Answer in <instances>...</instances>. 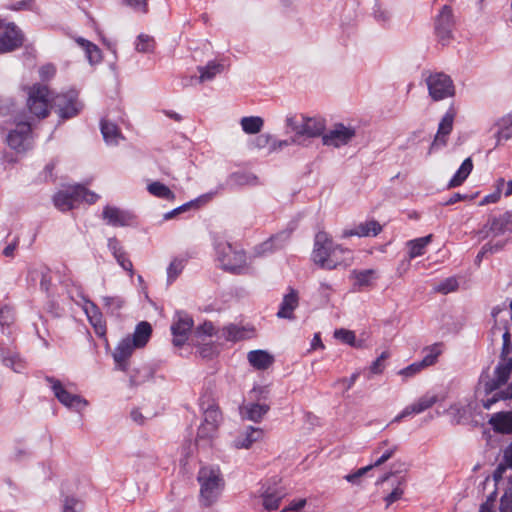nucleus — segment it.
<instances>
[{
	"instance_id": "nucleus-15",
	"label": "nucleus",
	"mask_w": 512,
	"mask_h": 512,
	"mask_svg": "<svg viewBox=\"0 0 512 512\" xmlns=\"http://www.w3.org/2000/svg\"><path fill=\"white\" fill-rule=\"evenodd\" d=\"M453 25L452 9L449 6H443L435 22L437 37L443 44L451 39Z\"/></svg>"
},
{
	"instance_id": "nucleus-30",
	"label": "nucleus",
	"mask_w": 512,
	"mask_h": 512,
	"mask_svg": "<svg viewBox=\"0 0 512 512\" xmlns=\"http://www.w3.org/2000/svg\"><path fill=\"white\" fill-rule=\"evenodd\" d=\"M100 128L107 145L116 146L123 140V135L115 123L104 119L101 121Z\"/></svg>"
},
{
	"instance_id": "nucleus-48",
	"label": "nucleus",
	"mask_w": 512,
	"mask_h": 512,
	"mask_svg": "<svg viewBox=\"0 0 512 512\" xmlns=\"http://www.w3.org/2000/svg\"><path fill=\"white\" fill-rule=\"evenodd\" d=\"M155 46L154 38L148 34L141 33L135 40V50L139 53H152Z\"/></svg>"
},
{
	"instance_id": "nucleus-53",
	"label": "nucleus",
	"mask_w": 512,
	"mask_h": 512,
	"mask_svg": "<svg viewBox=\"0 0 512 512\" xmlns=\"http://www.w3.org/2000/svg\"><path fill=\"white\" fill-rule=\"evenodd\" d=\"M84 510V503L73 497V496H66L63 501V507L62 512H83Z\"/></svg>"
},
{
	"instance_id": "nucleus-56",
	"label": "nucleus",
	"mask_w": 512,
	"mask_h": 512,
	"mask_svg": "<svg viewBox=\"0 0 512 512\" xmlns=\"http://www.w3.org/2000/svg\"><path fill=\"white\" fill-rule=\"evenodd\" d=\"M334 337L352 347L356 346V335L353 331L347 329H337L334 332Z\"/></svg>"
},
{
	"instance_id": "nucleus-11",
	"label": "nucleus",
	"mask_w": 512,
	"mask_h": 512,
	"mask_svg": "<svg viewBox=\"0 0 512 512\" xmlns=\"http://www.w3.org/2000/svg\"><path fill=\"white\" fill-rule=\"evenodd\" d=\"M0 54L10 53L20 48L24 43V34L14 23L3 24L0 19Z\"/></svg>"
},
{
	"instance_id": "nucleus-51",
	"label": "nucleus",
	"mask_w": 512,
	"mask_h": 512,
	"mask_svg": "<svg viewBox=\"0 0 512 512\" xmlns=\"http://www.w3.org/2000/svg\"><path fill=\"white\" fill-rule=\"evenodd\" d=\"M185 267V260L180 258L173 259L167 267V282L172 283Z\"/></svg>"
},
{
	"instance_id": "nucleus-8",
	"label": "nucleus",
	"mask_w": 512,
	"mask_h": 512,
	"mask_svg": "<svg viewBox=\"0 0 512 512\" xmlns=\"http://www.w3.org/2000/svg\"><path fill=\"white\" fill-rule=\"evenodd\" d=\"M7 145L16 153H25L32 147L31 124L27 121H18L16 128L6 137Z\"/></svg>"
},
{
	"instance_id": "nucleus-6",
	"label": "nucleus",
	"mask_w": 512,
	"mask_h": 512,
	"mask_svg": "<svg viewBox=\"0 0 512 512\" xmlns=\"http://www.w3.org/2000/svg\"><path fill=\"white\" fill-rule=\"evenodd\" d=\"M51 108L55 110L60 119L66 120L78 115L82 109V104L78 100L77 92L71 90L53 96Z\"/></svg>"
},
{
	"instance_id": "nucleus-22",
	"label": "nucleus",
	"mask_w": 512,
	"mask_h": 512,
	"mask_svg": "<svg viewBox=\"0 0 512 512\" xmlns=\"http://www.w3.org/2000/svg\"><path fill=\"white\" fill-rule=\"evenodd\" d=\"M270 410V406L266 403L247 401L240 406V415L243 419L260 422Z\"/></svg>"
},
{
	"instance_id": "nucleus-1",
	"label": "nucleus",
	"mask_w": 512,
	"mask_h": 512,
	"mask_svg": "<svg viewBox=\"0 0 512 512\" xmlns=\"http://www.w3.org/2000/svg\"><path fill=\"white\" fill-rule=\"evenodd\" d=\"M512 373V359L502 357L495 367L494 378L481 375L476 389V396L479 398L484 393L486 398L480 401L485 409H491L498 401L512 399V381L507 383Z\"/></svg>"
},
{
	"instance_id": "nucleus-62",
	"label": "nucleus",
	"mask_w": 512,
	"mask_h": 512,
	"mask_svg": "<svg viewBox=\"0 0 512 512\" xmlns=\"http://www.w3.org/2000/svg\"><path fill=\"white\" fill-rule=\"evenodd\" d=\"M359 376L360 372H354L349 378H339L334 383V386H341L343 388V391H348L354 386Z\"/></svg>"
},
{
	"instance_id": "nucleus-55",
	"label": "nucleus",
	"mask_w": 512,
	"mask_h": 512,
	"mask_svg": "<svg viewBox=\"0 0 512 512\" xmlns=\"http://www.w3.org/2000/svg\"><path fill=\"white\" fill-rule=\"evenodd\" d=\"M285 124L288 128H290L294 132V137L292 138L293 143H300V129L301 122L297 120V116L293 114H289L285 118Z\"/></svg>"
},
{
	"instance_id": "nucleus-9",
	"label": "nucleus",
	"mask_w": 512,
	"mask_h": 512,
	"mask_svg": "<svg viewBox=\"0 0 512 512\" xmlns=\"http://www.w3.org/2000/svg\"><path fill=\"white\" fill-rule=\"evenodd\" d=\"M333 245V241L326 232L320 231L316 234L312 259L321 268L335 269V263L332 260H328Z\"/></svg>"
},
{
	"instance_id": "nucleus-28",
	"label": "nucleus",
	"mask_w": 512,
	"mask_h": 512,
	"mask_svg": "<svg viewBox=\"0 0 512 512\" xmlns=\"http://www.w3.org/2000/svg\"><path fill=\"white\" fill-rule=\"evenodd\" d=\"M489 424L495 432L502 434L512 433V411L493 414L489 420Z\"/></svg>"
},
{
	"instance_id": "nucleus-33",
	"label": "nucleus",
	"mask_w": 512,
	"mask_h": 512,
	"mask_svg": "<svg viewBox=\"0 0 512 512\" xmlns=\"http://www.w3.org/2000/svg\"><path fill=\"white\" fill-rule=\"evenodd\" d=\"M289 234L286 232L279 233L270 239L264 241L256 248V253L258 255H265L267 253H271L277 249L283 247L284 243L288 240Z\"/></svg>"
},
{
	"instance_id": "nucleus-49",
	"label": "nucleus",
	"mask_w": 512,
	"mask_h": 512,
	"mask_svg": "<svg viewBox=\"0 0 512 512\" xmlns=\"http://www.w3.org/2000/svg\"><path fill=\"white\" fill-rule=\"evenodd\" d=\"M198 71L200 73V76H199L200 82L210 81L217 74L221 73L222 65L219 63H216L214 61H211V62L207 63V65H205L203 67H199Z\"/></svg>"
},
{
	"instance_id": "nucleus-40",
	"label": "nucleus",
	"mask_w": 512,
	"mask_h": 512,
	"mask_svg": "<svg viewBox=\"0 0 512 512\" xmlns=\"http://www.w3.org/2000/svg\"><path fill=\"white\" fill-rule=\"evenodd\" d=\"M75 41L85 51L86 58L90 64L99 63L101 61L102 55L98 46L82 37H77Z\"/></svg>"
},
{
	"instance_id": "nucleus-21",
	"label": "nucleus",
	"mask_w": 512,
	"mask_h": 512,
	"mask_svg": "<svg viewBox=\"0 0 512 512\" xmlns=\"http://www.w3.org/2000/svg\"><path fill=\"white\" fill-rule=\"evenodd\" d=\"M474 410L475 403L472 400L464 399L452 404L448 411L453 421L460 424L468 422L473 417Z\"/></svg>"
},
{
	"instance_id": "nucleus-16",
	"label": "nucleus",
	"mask_w": 512,
	"mask_h": 512,
	"mask_svg": "<svg viewBox=\"0 0 512 512\" xmlns=\"http://www.w3.org/2000/svg\"><path fill=\"white\" fill-rule=\"evenodd\" d=\"M300 140L303 137L316 138L325 134L326 122L322 117L301 116Z\"/></svg>"
},
{
	"instance_id": "nucleus-45",
	"label": "nucleus",
	"mask_w": 512,
	"mask_h": 512,
	"mask_svg": "<svg viewBox=\"0 0 512 512\" xmlns=\"http://www.w3.org/2000/svg\"><path fill=\"white\" fill-rule=\"evenodd\" d=\"M147 191L154 197L163 200L173 201L175 199L174 192L168 186L159 181L149 183L147 185Z\"/></svg>"
},
{
	"instance_id": "nucleus-10",
	"label": "nucleus",
	"mask_w": 512,
	"mask_h": 512,
	"mask_svg": "<svg viewBox=\"0 0 512 512\" xmlns=\"http://www.w3.org/2000/svg\"><path fill=\"white\" fill-rule=\"evenodd\" d=\"M355 136L356 130L354 127L336 123L323 134L322 143L325 146L340 148L349 144Z\"/></svg>"
},
{
	"instance_id": "nucleus-31",
	"label": "nucleus",
	"mask_w": 512,
	"mask_h": 512,
	"mask_svg": "<svg viewBox=\"0 0 512 512\" xmlns=\"http://www.w3.org/2000/svg\"><path fill=\"white\" fill-rule=\"evenodd\" d=\"M253 334V330L240 327L234 324H230L226 327H223L221 330V338H224L227 341L237 342L240 340H244L250 338Z\"/></svg>"
},
{
	"instance_id": "nucleus-5",
	"label": "nucleus",
	"mask_w": 512,
	"mask_h": 512,
	"mask_svg": "<svg viewBox=\"0 0 512 512\" xmlns=\"http://www.w3.org/2000/svg\"><path fill=\"white\" fill-rule=\"evenodd\" d=\"M52 105V97L47 86L35 84L28 92L27 106L29 112L37 118H45Z\"/></svg>"
},
{
	"instance_id": "nucleus-50",
	"label": "nucleus",
	"mask_w": 512,
	"mask_h": 512,
	"mask_svg": "<svg viewBox=\"0 0 512 512\" xmlns=\"http://www.w3.org/2000/svg\"><path fill=\"white\" fill-rule=\"evenodd\" d=\"M424 351L425 356L420 362L425 368H427L437 362L439 355L442 353V347L441 344L436 343L425 348Z\"/></svg>"
},
{
	"instance_id": "nucleus-37",
	"label": "nucleus",
	"mask_w": 512,
	"mask_h": 512,
	"mask_svg": "<svg viewBox=\"0 0 512 512\" xmlns=\"http://www.w3.org/2000/svg\"><path fill=\"white\" fill-rule=\"evenodd\" d=\"M151 333H152L151 325L148 322L143 321V322H140L136 326L133 335L130 337L132 339L133 344L137 348H142L149 341Z\"/></svg>"
},
{
	"instance_id": "nucleus-59",
	"label": "nucleus",
	"mask_w": 512,
	"mask_h": 512,
	"mask_svg": "<svg viewBox=\"0 0 512 512\" xmlns=\"http://www.w3.org/2000/svg\"><path fill=\"white\" fill-rule=\"evenodd\" d=\"M389 357V353L387 351H384L381 353V355L372 362L370 365V372L372 374H381L384 371L385 364L384 361Z\"/></svg>"
},
{
	"instance_id": "nucleus-41",
	"label": "nucleus",
	"mask_w": 512,
	"mask_h": 512,
	"mask_svg": "<svg viewBox=\"0 0 512 512\" xmlns=\"http://www.w3.org/2000/svg\"><path fill=\"white\" fill-rule=\"evenodd\" d=\"M498 130L495 134L497 138L496 145L501 141H507L512 138V112L499 119L497 122Z\"/></svg>"
},
{
	"instance_id": "nucleus-44",
	"label": "nucleus",
	"mask_w": 512,
	"mask_h": 512,
	"mask_svg": "<svg viewBox=\"0 0 512 512\" xmlns=\"http://www.w3.org/2000/svg\"><path fill=\"white\" fill-rule=\"evenodd\" d=\"M473 169V163L471 158H466L459 169L455 172L451 180L449 181V187H457L460 186L470 175Z\"/></svg>"
},
{
	"instance_id": "nucleus-14",
	"label": "nucleus",
	"mask_w": 512,
	"mask_h": 512,
	"mask_svg": "<svg viewBox=\"0 0 512 512\" xmlns=\"http://www.w3.org/2000/svg\"><path fill=\"white\" fill-rule=\"evenodd\" d=\"M439 401V397L437 394L432 392H427L418 398L415 402L407 405L398 415L394 417L392 423H398L402 421L404 418L417 415L425 412L430 409L433 405H435Z\"/></svg>"
},
{
	"instance_id": "nucleus-23",
	"label": "nucleus",
	"mask_w": 512,
	"mask_h": 512,
	"mask_svg": "<svg viewBox=\"0 0 512 512\" xmlns=\"http://www.w3.org/2000/svg\"><path fill=\"white\" fill-rule=\"evenodd\" d=\"M299 305V293L294 288L289 287L286 294H284L282 301L279 305L277 317L282 319H293L294 310Z\"/></svg>"
},
{
	"instance_id": "nucleus-13",
	"label": "nucleus",
	"mask_w": 512,
	"mask_h": 512,
	"mask_svg": "<svg viewBox=\"0 0 512 512\" xmlns=\"http://www.w3.org/2000/svg\"><path fill=\"white\" fill-rule=\"evenodd\" d=\"M193 324V319L187 313L182 311L175 313L171 325L172 342L174 346L181 347L186 343Z\"/></svg>"
},
{
	"instance_id": "nucleus-43",
	"label": "nucleus",
	"mask_w": 512,
	"mask_h": 512,
	"mask_svg": "<svg viewBox=\"0 0 512 512\" xmlns=\"http://www.w3.org/2000/svg\"><path fill=\"white\" fill-rule=\"evenodd\" d=\"M228 181L233 186H255L259 184L258 177L251 172L232 173Z\"/></svg>"
},
{
	"instance_id": "nucleus-17",
	"label": "nucleus",
	"mask_w": 512,
	"mask_h": 512,
	"mask_svg": "<svg viewBox=\"0 0 512 512\" xmlns=\"http://www.w3.org/2000/svg\"><path fill=\"white\" fill-rule=\"evenodd\" d=\"M454 114L448 111L441 119L437 133L433 142L430 145L428 154H432L434 151L443 147L447 143V136L451 133L453 128Z\"/></svg>"
},
{
	"instance_id": "nucleus-46",
	"label": "nucleus",
	"mask_w": 512,
	"mask_h": 512,
	"mask_svg": "<svg viewBox=\"0 0 512 512\" xmlns=\"http://www.w3.org/2000/svg\"><path fill=\"white\" fill-rule=\"evenodd\" d=\"M240 126L246 134H257L264 126V119L260 116H245L240 119Z\"/></svg>"
},
{
	"instance_id": "nucleus-4",
	"label": "nucleus",
	"mask_w": 512,
	"mask_h": 512,
	"mask_svg": "<svg viewBox=\"0 0 512 512\" xmlns=\"http://www.w3.org/2000/svg\"><path fill=\"white\" fill-rule=\"evenodd\" d=\"M215 249L217 259L224 270L236 274L248 270L246 255L242 250H237L228 242L217 243Z\"/></svg>"
},
{
	"instance_id": "nucleus-39",
	"label": "nucleus",
	"mask_w": 512,
	"mask_h": 512,
	"mask_svg": "<svg viewBox=\"0 0 512 512\" xmlns=\"http://www.w3.org/2000/svg\"><path fill=\"white\" fill-rule=\"evenodd\" d=\"M217 432L218 428L214 424L211 425L202 421L197 432V445H210L211 441L217 436Z\"/></svg>"
},
{
	"instance_id": "nucleus-3",
	"label": "nucleus",
	"mask_w": 512,
	"mask_h": 512,
	"mask_svg": "<svg viewBox=\"0 0 512 512\" xmlns=\"http://www.w3.org/2000/svg\"><path fill=\"white\" fill-rule=\"evenodd\" d=\"M100 196L95 192L87 190L82 185H73L59 190L53 197L54 205L60 211H69L80 203H95Z\"/></svg>"
},
{
	"instance_id": "nucleus-7",
	"label": "nucleus",
	"mask_w": 512,
	"mask_h": 512,
	"mask_svg": "<svg viewBox=\"0 0 512 512\" xmlns=\"http://www.w3.org/2000/svg\"><path fill=\"white\" fill-rule=\"evenodd\" d=\"M426 85L430 97L434 101H441L450 98L455 94V87L452 79L447 74L436 72L426 78Z\"/></svg>"
},
{
	"instance_id": "nucleus-64",
	"label": "nucleus",
	"mask_w": 512,
	"mask_h": 512,
	"mask_svg": "<svg viewBox=\"0 0 512 512\" xmlns=\"http://www.w3.org/2000/svg\"><path fill=\"white\" fill-rule=\"evenodd\" d=\"M500 512H512V491H506L500 499Z\"/></svg>"
},
{
	"instance_id": "nucleus-38",
	"label": "nucleus",
	"mask_w": 512,
	"mask_h": 512,
	"mask_svg": "<svg viewBox=\"0 0 512 512\" xmlns=\"http://www.w3.org/2000/svg\"><path fill=\"white\" fill-rule=\"evenodd\" d=\"M432 235L416 238L407 242L408 256L410 259L424 255L426 247L431 243Z\"/></svg>"
},
{
	"instance_id": "nucleus-57",
	"label": "nucleus",
	"mask_w": 512,
	"mask_h": 512,
	"mask_svg": "<svg viewBox=\"0 0 512 512\" xmlns=\"http://www.w3.org/2000/svg\"><path fill=\"white\" fill-rule=\"evenodd\" d=\"M102 300L104 306L111 312L120 310L125 304L124 299L120 296H104Z\"/></svg>"
},
{
	"instance_id": "nucleus-52",
	"label": "nucleus",
	"mask_w": 512,
	"mask_h": 512,
	"mask_svg": "<svg viewBox=\"0 0 512 512\" xmlns=\"http://www.w3.org/2000/svg\"><path fill=\"white\" fill-rule=\"evenodd\" d=\"M15 319L14 309L9 305L0 307V326L2 333H5V327L9 328Z\"/></svg>"
},
{
	"instance_id": "nucleus-25",
	"label": "nucleus",
	"mask_w": 512,
	"mask_h": 512,
	"mask_svg": "<svg viewBox=\"0 0 512 512\" xmlns=\"http://www.w3.org/2000/svg\"><path fill=\"white\" fill-rule=\"evenodd\" d=\"M381 481H389L392 487L391 491L384 498L387 507L402 498L406 486V480L403 476H394L391 474L384 476Z\"/></svg>"
},
{
	"instance_id": "nucleus-18",
	"label": "nucleus",
	"mask_w": 512,
	"mask_h": 512,
	"mask_svg": "<svg viewBox=\"0 0 512 512\" xmlns=\"http://www.w3.org/2000/svg\"><path fill=\"white\" fill-rule=\"evenodd\" d=\"M102 218L110 226L123 227L131 223L133 216L118 207L107 205L103 209Z\"/></svg>"
},
{
	"instance_id": "nucleus-12",
	"label": "nucleus",
	"mask_w": 512,
	"mask_h": 512,
	"mask_svg": "<svg viewBox=\"0 0 512 512\" xmlns=\"http://www.w3.org/2000/svg\"><path fill=\"white\" fill-rule=\"evenodd\" d=\"M46 381L50 384V387L58 401L67 408L80 411L88 405L87 400L67 391L59 380L54 379L53 377H46Z\"/></svg>"
},
{
	"instance_id": "nucleus-42",
	"label": "nucleus",
	"mask_w": 512,
	"mask_h": 512,
	"mask_svg": "<svg viewBox=\"0 0 512 512\" xmlns=\"http://www.w3.org/2000/svg\"><path fill=\"white\" fill-rule=\"evenodd\" d=\"M351 251L341 247L340 245H333L328 260L335 263V269L340 266H348L351 262Z\"/></svg>"
},
{
	"instance_id": "nucleus-34",
	"label": "nucleus",
	"mask_w": 512,
	"mask_h": 512,
	"mask_svg": "<svg viewBox=\"0 0 512 512\" xmlns=\"http://www.w3.org/2000/svg\"><path fill=\"white\" fill-rule=\"evenodd\" d=\"M490 230L495 235L512 232V210L490 220Z\"/></svg>"
},
{
	"instance_id": "nucleus-2",
	"label": "nucleus",
	"mask_w": 512,
	"mask_h": 512,
	"mask_svg": "<svg viewBox=\"0 0 512 512\" xmlns=\"http://www.w3.org/2000/svg\"><path fill=\"white\" fill-rule=\"evenodd\" d=\"M197 481L200 486V502L204 506L213 505L220 497L225 481L218 466L209 465L200 468Z\"/></svg>"
},
{
	"instance_id": "nucleus-32",
	"label": "nucleus",
	"mask_w": 512,
	"mask_h": 512,
	"mask_svg": "<svg viewBox=\"0 0 512 512\" xmlns=\"http://www.w3.org/2000/svg\"><path fill=\"white\" fill-rule=\"evenodd\" d=\"M0 360L6 367H9L16 373H21L25 369V362L20 355L12 350L0 349Z\"/></svg>"
},
{
	"instance_id": "nucleus-58",
	"label": "nucleus",
	"mask_w": 512,
	"mask_h": 512,
	"mask_svg": "<svg viewBox=\"0 0 512 512\" xmlns=\"http://www.w3.org/2000/svg\"><path fill=\"white\" fill-rule=\"evenodd\" d=\"M152 377V373L150 369L143 368L141 370H137L135 374L130 376V383L133 386H138L146 382Z\"/></svg>"
},
{
	"instance_id": "nucleus-61",
	"label": "nucleus",
	"mask_w": 512,
	"mask_h": 512,
	"mask_svg": "<svg viewBox=\"0 0 512 512\" xmlns=\"http://www.w3.org/2000/svg\"><path fill=\"white\" fill-rule=\"evenodd\" d=\"M91 325L94 327L95 333L98 336H104L106 333V326L103 321L102 313L97 316H92L88 318Z\"/></svg>"
},
{
	"instance_id": "nucleus-26",
	"label": "nucleus",
	"mask_w": 512,
	"mask_h": 512,
	"mask_svg": "<svg viewBox=\"0 0 512 512\" xmlns=\"http://www.w3.org/2000/svg\"><path fill=\"white\" fill-rule=\"evenodd\" d=\"M109 251L114 256L119 266L125 271L133 274V264L128 258L123 246L116 238H109L107 243Z\"/></svg>"
},
{
	"instance_id": "nucleus-29",
	"label": "nucleus",
	"mask_w": 512,
	"mask_h": 512,
	"mask_svg": "<svg viewBox=\"0 0 512 512\" xmlns=\"http://www.w3.org/2000/svg\"><path fill=\"white\" fill-rule=\"evenodd\" d=\"M285 493L279 488H267L262 494V506L266 511H275L279 508Z\"/></svg>"
},
{
	"instance_id": "nucleus-36",
	"label": "nucleus",
	"mask_w": 512,
	"mask_h": 512,
	"mask_svg": "<svg viewBox=\"0 0 512 512\" xmlns=\"http://www.w3.org/2000/svg\"><path fill=\"white\" fill-rule=\"evenodd\" d=\"M398 450V445L390 442L389 440H384L379 443L378 447L375 449L374 453L379 454V457L375 460L374 466H380L386 461H388Z\"/></svg>"
},
{
	"instance_id": "nucleus-24",
	"label": "nucleus",
	"mask_w": 512,
	"mask_h": 512,
	"mask_svg": "<svg viewBox=\"0 0 512 512\" xmlns=\"http://www.w3.org/2000/svg\"><path fill=\"white\" fill-rule=\"evenodd\" d=\"M264 431L259 427L248 426L233 441L236 449H249L254 443L260 441Z\"/></svg>"
},
{
	"instance_id": "nucleus-54",
	"label": "nucleus",
	"mask_w": 512,
	"mask_h": 512,
	"mask_svg": "<svg viewBox=\"0 0 512 512\" xmlns=\"http://www.w3.org/2000/svg\"><path fill=\"white\" fill-rule=\"evenodd\" d=\"M425 367L421 364L420 361L414 362L407 367L398 371V375H400L404 381L408 380L419 374Z\"/></svg>"
},
{
	"instance_id": "nucleus-63",
	"label": "nucleus",
	"mask_w": 512,
	"mask_h": 512,
	"mask_svg": "<svg viewBox=\"0 0 512 512\" xmlns=\"http://www.w3.org/2000/svg\"><path fill=\"white\" fill-rule=\"evenodd\" d=\"M373 274H374L373 270H364V271L355 273L356 284L360 287L368 286L371 283Z\"/></svg>"
},
{
	"instance_id": "nucleus-35",
	"label": "nucleus",
	"mask_w": 512,
	"mask_h": 512,
	"mask_svg": "<svg viewBox=\"0 0 512 512\" xmlns=\"http://www.w3.org/2000/svg\"><path fill=\"white\" fill-rule=\"evenodd\" d=\"M250 365L258 370H265L273 363V356L264 350H253L247 355Z\"/></svg>"
},
{
	"instance_id": "nucleus-27",
	"label": "nucleus",
	"mask_w": 512,
	"mask_h": 512,
	"mask_svg": "<svg viewBox=\"0 0 512 512\" xmlns=\"http://www.w3.org/2000/svg\"><path fill=\"white\" fill-rule=\"evenodd\" d=\"M200 407L203 411V421L211 425L214 424L216 428H219L222 421L219 407L213 401L205 400L204 398L200 399Z\"/></svg>"
},
{
	"instance_id": "nucleus-60",
	"label": "nucleus",
	"mask_w": 512,
	"mask_h": 512,
	"mask_svg": "<svg viewBox=\"0 0 512 512\" xmlns=\"http://www.w3.org/2000/svg\"><path fill=\"white\" fill-rule=\"evenodd\" d=\"M458 282L455 278L450 277L442 281L437 287L436 290L443 294H447L453 292L457 289Z\"/></svg>"
},
{
	"instance_id": "nucleus-19",
	"label": "nucleus",
	"mask_w": 512,
	"mask_h": 512,
	"mask_svg": "<svg viewBox=\"0 0 512 512\" xmlns=\"http://www.w3.org/2000/svg\"><path fill=\"white\" fill-rule=\"evenodd\" d=\"M136 348L137 347L133 344L130 336L123 338L118 343L113 353V359L116 363V367L119 370H127V361Z\"/></svg>"
},
{
	"instance_id": "nucleus-47",
	"label": "nucleus",
	"mask_w": 512,
	"mask_h": 512,
	"mask_svg": "<svg viewBox=\"0 0 512 512\" xmlns=\"http://www.w3.org/2000/svg\"><path fill=\"white\" fill-rule=\"evenodd\" d=\"M209 197L207 195H202L194 200H191L167 213L164 214V219L169 220L175 217L176 215L183 213L191 208H199L202 203L207 202Z\"/></svg>"
},
{
	"instance_id": "nucleus-20",
	"label": "nucleus",
	"mask_w": 512,
	"mask_h": 512,
	"mask_svg": "<svg viewBox=\"0 0 512 512\" xmlns=\"http://www.w3.org/2000/svg\"><path fill=\"white\" fill-rule=\"evenodd\" d=\"M382 231V226L376 220H367L355 225L353 228L345 229L342 232L343 238L352 236L357 237H370L377 236Z\"/></svg>"
}]
</instances>
